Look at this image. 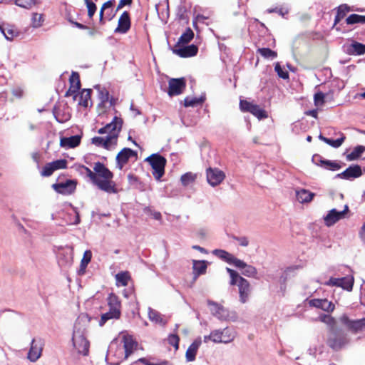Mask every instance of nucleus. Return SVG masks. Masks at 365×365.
<instances>
[{
	"instance_id": "41",
	"label": "nucleus",
	"mask_w": 365,
	"mask_h": 365,
	"mask_svg": "<svg viewBox=\"0 0 365 365\" xmlns=\"http://www.w3.org/2000/svg\"><path fill=\"white\" fill-rule=\"evenodd\" d=\"M365 151V146L357 145L354 148L352 152L346 155L348 161H352L358 159L361 154Z\"/></svg>"
},
{
	"instance_id": "4",
	"label": "nucleus",
	"mask_w": 365,
	"mask_h": 365,
	"mask_svg": "<svg viewBox=\"0 0 365 365\" xmlns=\"http://www.w3.org/2000/svg\"><path fill=\"white\" fill-rule=\"evenodd\" d=\"M145 161L149 163L153 169V175L157 181H160L165 174L166 159L158 153H153L148 156Z\"/></svg>"
},
{
	"instance_id": "16",
	"label": "nucleus",
	"mask_w": 365,
	"mask_h": 365,
	"mask_svg": "<svg viewBox=\"0 0 365 365\" xmlns=\"http://www.w3.org/2000/svg\"><path fill=\"white\" fill-rule=\"evenodd\" d=\"M70 87L66 91L65 96H73L74 100L78 97V92L81 88V81L79 74L77 72H72L71 76L69 78Z\"/></svg>"
},
{
	"instance_id": "27",
	"label": "nucleus",
	"mask_w": 365,
	"mask_h": 365,
	"mask_svg": "<svg viewBox=\"0 0 365 365\" xmlns=\"http://www.w3.org/2000/svg\"><path fill=\"white\" fill-rule=\"evenodd\" d=\"M346 53L349 55H363L365 53V44L357 41H352L347 46Z\"/></svg>"
},
{
	"instance_id": "53",
	"label": "nucleus",
	"mask_w": 365,
	"mask_h": 365,
	"mask_svg": "<svg viewBox=\"0 0 365 365\" xmlns=\"http://www.w3.org/2000/svg\"><path fill=\"white\" fill-rule=\"evenodd\" d=\"M168 343L173 346L175 349L177 350L179 348V341L180 338L176 334H171L168 336Z\"/></svg>"
},
{
	"instance_id": "12",
	"label": "nucleus",
	"mask_w": 365,
	"mask_h": 365,
	"mask_svg": "<svg viewBox=\"0 0 365 365\" xmlns=\"http://www.w3.org/2000/svg\"><path fill=\"white\" fill-rule=\"evenodd\" d=\"M206 175L208 183L212 187L220 185L225 178L224 172L218 168H207Z\"/></svg>"
},
{
	"instance_id": "38",
	"label": "nucleus",
	"mask_w": 365,
	"mask_h": 365,
	"mask_svg": "<svg viewBox=\"0 0 365 365\" xmlns=\"http://www.w3.org/2000/svg\"><path fill=\"white\" fill-rule=\"evenodd\" d=\"M194 37V33L190 28H187L185 32L180 36L175 47H178L180 44L188 43Z\"/></svg>"
},
{
	"instance_id": "33",
	"label": "nucleus",
	"mask_w": 365,
	"mask_h": 365,
	"mask_svg": "<svg viewBox=\"0 0 365 365\" xmlns=\"http://www.w3.org/2000/svg\"><path fill=\"white\" fill-rule=\"evenodd\" d=\"M0 31L8 41H12L14 38L19 34L17 30L12 26L4 27L0 25Z\"/></svg>"
},
{
	"instance_id": "34",
	"label": "nucleus",
	"mask_w": 365,
	"mask_h": 365,
	"mask_svg": "<svg viewBox=\"0 0 365 365\" xmlns=\"http://www.w3.org/2000/svg\"><path fill=\"white\" fill-rule=\"evenodd\" d=\"M205 101V96L202 95L200 97H190L187 96L184 99V106L185 107H195L201 105Z\"/></svg>"
},
{
	"instance_id": "25",
	"label": "nucleus",
	"mask_w": 365,
	"mask_h": 365,
	"mask_svg": "<svg viewBox=\"0 0 365 365\" xmlns=\"http://www.w3.org/2000/svg\"><path fill=\"white\" fill-rule=\"evenodd\" d=\"M91 142L96 146L102 147L106 150H112L115 148L117 145H113V141L108 138L96 136L92 138Z\"/></svg>"
},
{
	"instance_id": "29",
	"label": "nucleus",
	"mask_w": 365,
	"mask_h": 365,
	"mask_svg": "<svg viewBox=\"0 0 365 365\" xmlns=\"http://www.w3.org/2000/svg\"><path fill=\"white\" fill-rule=\"evenodd\" d=\"M148 318L151 322L161 326H165L167 324L164 316L150 307L148 308Z\"/></svg>"
},
{
	"instance_id": "21",
	"label": "nucleus",
	"mask_w": 365,
	"mask_h": 365,
	"mask_svg": "<svg viewBox=\"0 0 365 365\" xmlns=\"http://www.w3.org/2000/svg\"><path fill=\"white\" fill-rule=\"evenodd\" d=\"M237 286L239 288L240 300L242 303H245L248 300L251 292L250 284L246 279L240 277Z\"/></svg>"
},
{
	"instance_id": "46",
	"label": "nucleus",
	"mask_w": 365,
	"mask_h": 365,
	"mask_svg": "<svg viewBox=\"0 0 365 365\" xmlns=\"http://www.w3.org/2000/svg\"><path fill=\"white\" fill-rule=\"evenodd\" d=\"M226 270L229 273L230 278H231L230 284L231 285L237 284L240 282V278L241 277L238 274V273L236 271H235L230 268L227 267Z\"/></svg>"
},
{
	"instance_id": "20",
	"label": "nucleus",
	"mask_w": 365,
	"mask_h": 365,
	"mask_svg": "<svg viewBox=\"0 0 365 365\" xmlns=\"http://www.w3.org/2000/svg\"><path fill=\"white\" fill-rule=\"evenodd\" d=\"M212 254L220 259L225 261L226 262L235 265H240L242 264L241 259H237L232 254L224 250H214L212 251Z\"/></svg>"
},
{
	"instance_id": "9",
	"label": "nucleus",
	"mask_w": 365,
	"mask_h": 365,
	"mask_svg": "<svg viewBox=\"0 0 365 365\" xmlns=\"http://www.w3.org/2000/svg\"><path fill=\"white\" fill-rule=\"evenodd\" d=\"M76 180H66L52 185V188L58 193L62 195H71L76 189Z\"/></svg>"
},
{
	"instance_id": "19",
	"label": "nucleus",
	"mask_w": 365,
	"mask_h": 365,
	"mask_svg": "<svg viewBox=\"0 0 365 365\" xmlns=\"http://www.w3.org/2000/svg\"><path fill=\"white\" fill-rule=\"evenodd\" d=\"M130 28V18L128 11H124L120 16L118 22V26L115 29V33L125 34Z\"/></svg>"
},
{
	"instance_id": "62",
	"label": "nucleus",
	"mask_w": 365,
	"mask_h": 365,
	"mask_svg": "<svg viewBox=\"0 0 365 365\" xmlns=\"http://www.w3.org/2000/svg\"><path fill=\"white\" fill-rule=\"evenodd\" d=\"M68 224L69 225H78L80 223L79 214L76 210L73 211V216H69Z\"/></svg>"
},
{
	"instance_id": "37",
	"label": "nucleus",
	"mask_w": 365,
	"mask_h": 365,
	"mask_svg": "<svg viewBox=\"0 0 365 365\" xmlns=\"http://www.w3.org/2000/svg\"><path fill=\"white\" fill-rule=\"evenodd\" d=\"M221 334L222 337V343L224 344H228L232 341L236 336L235 331L232 329L228 327L221 330Z\"/></svg>"
},
{
	"instance_id": "14",
	"label": "nucleus",
	"mask_w": 365,
	"mask_h": 365,
	"mask_svg": "<svg viewBox=\"0 0 365 365\" xmlns=\"http://www.w3.org/2000/svg\"><path fill=\"white\" fill-rule=\"evenodd\" d=\"M137 155V153L128 148H124L117 155L116 166L121 170L123 166L128 162L129 159L132 157Z\"/></svg>"
},
{
	"instance_id": "60",
	"label": "nucleus",
	"mask_w": 365,
	"mask_h": 365,
	"mask_svg": "<svg viewBox=\"0 0 365 365\" xmlns=\"http://www.w3.org/2000/svg\"><path fill=\"white\" fill-rule=\"evenodd\" d=\"M139 361L144 364L145 365H170V362L165 360L154 363L149 361L145 358H141L139 359Z\"/></svg>"
},
{
	"instance_id": "10",
	"label": "nucleus",
	"mask_w": 365,
	"mask_h": 365,
	"mask_svg": "<svg viewBox=\"0 0 365 365\" xmlns=\"http://www.w3.org/2000/svg\"><path fill=\"white\" fill-rule=\"evenodd\" d=\"M349 212V206L346 205L342 211H337L335 208L331 209L328 213L324 216V224L331 227L341 219L345 217V215Z\"/></svg>"
},
{
	"instance_id": "6",
	"label": "nucleus",
	"mask_w": 365,
	"mask_h": 365,
	"mask_svg": "<svg viewBox=\"0 0 365 365\" xmlns=\"http://www.w3.org/2000/svg\"><path fill=\"white\" fill-rule=\"evenodd\" d=\"M347 336L343 331H333L327 341L328 345L334 350H339L348 343Z\"/></svg>"
},
{
	"instance_id": "7",
	"label": "nucleus",
	"mask_w": 365,
	"mask_h": 365,
	"mask_svg": "<svg viewBox=\"0 0 365 365\" xmlns=\"http://www.w3.org/2000/svg\"><path fill=\"white\" fill-rule=\"evenodd\" d=\"M312 160L315 165L331 171L339 170L344 165V163H339L334 160H326L319 154H314Z\"/></svg>"
},
{
	"instance_id": "17",
	"label": "nucleus",
	"mask_w": 365,
	"mask_h": 365,
	"mask_svg": "<svg viewBox=\"0 0 365 365\" xmlns=\"http://www.w3.org/2000/svg\"><path fill=\"white\" fill-rule=\"evenodd\" d=\"M207 305L211 307L210 312L213 316L220 320H227L228 318V311L222 305L211 300L207 301Z\"/></svg>"
},
{
	"instance_id": "24",
	"label": "nucleus",
	"mask_w": 365,
	"mask_h": 365,
	"mask_svg": "<svg viewBox=\"0 0 365 365\" xmlns=\"http://www.w3.org/2000/svg\"><path fill=\"white\" fill-rule=\"evenodd\" d=\"M202 340L200 338L196 339L187 348L185 353V358L187 361H193L195 360V356L199 347L200 346Z\"/></svg>"
},
{
	"instance_id": "39",
	"label": "nucleus",
	"mask_w": 365,
	"mask_h": 365,
	"mask_svg": "<svg viewBox=\"0 0 365 365\" xmlns=\"http://www.w3.org/2000/svg\"><path fill=\"white\" fill-rule=\"evenodd\" d=\"M350 11V7L346 4H341L337 8V13L334 19V26H335L346 15V12Z\"/></svg>"
},
{
	"instance_id": "50",
	"label": "nucleus",
	"mask_w": 365,
	"mask_h": 365,
	"mask_svg": "<svg viewBox=\"0 0 365 365\" xmlns=\"http://www.w3.org/2000/svg\"><path fill=\"white\" fill-rule=\"evenodd\" d=\"M52 166L53 167L55 171L59 169H65L67 168L68 162L65 159L56 160L51 162Z\"/></svg>"
},
{
	"instance_id": "1",
	"label": "nucleus",
	"mask_w": 365,
	"mask_h": 365,
	"mask_svg": "<svg viewBox=\"0 0 365 365\" xmlns=\"http://www.w3.org/2000/svg\"><path fill=\"white\" fill-rule=\"evenodd\" d=\"M91 170L88 167L79 165L77 170L85 174L90 179L91 183L99 190L109 194H115L118 192L115 182L113 180V173L102 163L96 162Z\"/></svg>"
},
{
	"instance_id": "45",
	"label": "nucleus",
	"mask_w": 365,
	"mask_h": 365,
	"mask_svg": "<svg viewBox=\"0 0 365 365\" xmlns=\"http://www.w3.org/2000/svg\"><path fill=\"white\" fill-rule=\"evenodd\" d=\"M340 135L341 137L336 140L328 138V140H326V143L334 148H339L346 139V137L343 133H341Z\"/></svg>"
},
{
	"instance_id": "55",
	"label": "nucleus",
	"mask_w": 365,
	"mask_h": 365,
	"mask_svg": "<svg viewBox=\"0 0 365 365\" xmlns=\"http://www.w3.org/2000/svg\"><path fill=\"white\" fill-rule=\"evenodd\" d=\"M324 94L322 92H318L314 94V101L316 106H321L324 103Z\"/></svg>"
},
{
	"instance_id": "32",
	"label": "nucleus",
	"mask_w": 365,
	"mask_h": 365,
	"mask_svg": "<svg viewBox=\"0 0 365 365\" xmlns=\"http://www.w3.org/2000/svg\"><path fill=\"white\" fill-rule=\"evenodd\" d=\"M137 343L132 339L131 336L123 337V347L125 350V358H128L135 349Z\"/></svg>"
},
{
	"instance_id": "18",
	"label": "nucleus",
	"mask_w": 365,
	"mask_h": 365,
	"mask_svg": "<svg viewBox=\"0 0 365 365\" xmlns=\"http://www.w3.org/2000/svg\"><path fill=\"white\" fill-rule=\"evenodd\" d=\"M197 51H198V48L197 46H195L194 44L183 46V47H180L179 46H178V47L175 46V48L173 50V52L174 53L177 54L178 56H179L180 57H182V58H188V57L195 56V55H197Z\"/></svg>"
},
{
	"instance_id": "63",
	"label": "nucleus",
	"mask_w": 365,
	"mask_h": 365,
	"mask_svg": "<svg viewBox=\"0 0 365 365\" xmlns=\"http://www.w3.org/2000/svg\"><path fill=\"white\" fill-rule=\"evenodd\" d=\"M253 103H250L247 101H240V109L244 111L250 112L251 110V106H252Z\"/></svg>"
},
{
	"instance_id": "30",
	"label": "nucleus",
	"mask_w": 365,
	"mask_h": 365,
	"mask_svg": "<svg viewBox=\"0 0 365 365\" xmlns=\"http://www.w3.org/2000/svg\"><path fill=\"white\" fill-rule=\"evenodd\" d=\"M107 301L109 310L115 312H121V303L117 295L113 293H110L108 297Z\"/></svg>"
},
{
	"instance_id": "61",
	"label": "nucleus",
	"mask_w": 365,
	"mask_h": 365,
	"mask_svg": "<svg viewBox=\"0 0 365 365\" xmlns=\"http://www.w3.org/2000/svg\"><path fill=\"white\" fill-rule=\"evenodd\" d=\"M232 238L234 240L237 241L239 243V245L242 247H247L249 245V240L245 236H233Z\"/></svg>"
},
{
	"instance_id": "40",
	"label": "nucleus",
	"mask_w": 365,
	"mask_h": 365,
	"mask_svg": "<svg viewBox=\"0 0 365 365\" xmlns=\"http://www.w3.org/2000/svg\"><path fill=\"white\" fill-rule=\"evenodd\" d=\"M91 90L83 89L81 93L78 94L79 97L78 104L87 107L88 106V101L91 98Z\"/></svg>"
},
{
	"instance_id": "5",
	"label": "nucleus",
	"mask_w": 365,
	"mask_h": 365,
	"mask_svg": "<svg viewBox=\"0 0 365 365\" xmlns=\"http://www.w3.org/2000/svg\"><path fill=\"white\" fill-rule=\"evenodd\" d=\"M354 277L351 275H346L343 277H331L328 281L322 282V284L329 286L341 287L347 291H351L354 285Z\"/></svg>"
},
{
	"instance_id": "57",
	"label": "nucleus",
	"mask_w": 365,
	"mask_h": 365,
	"mask_svg": "<svg viewBox=\"0 0 365 365\" xmlns=\"http://www.w3.org/2000/svg\"><path fill=\"white\" fill-rule=\"evenodd\" d=\"M91 259V252L90 251H86L84 256L81 263V269H84L88 264L90 262Z\"/></svg>"
},
{
	"instance_id": "42",
	"label": "nucleus",
	"mask_w": 365,
	"mask_h": 365,
	"mask_svg": "<svg viewBox=\"0 0 365 365\" xmlns=\"http://www.w3.org/2000/svg\"><path fill=\"white\" fill-rule=\"evenodd\" d=\"M347 24L352 25L355 24H365V16L359 14H351L346 19Z\"/></svg>"
},
{
	"instance_id": "2",
	"label": "nucleus",
	"mask_w": 365,
	"mask_h": 365,
	"mask_svg": "<svg viewBox=\"0 0 365 365\" xmlns=\"http://www.w3.org/2000/svg\"><path fill=\"white\" fill-rule=\"evenodd\" d=\"M72 341L78 354L84 356L88 354L89 341L86 337V328L78 322L74 325Z\"/></svg>"
},
{
	"instance_id": "8",
	"label": "nucleus",
	"mask_w": 365,
	"mask_h": 365,
	"mask_svg": "<svg viewBox=\"0 0 365 365\" xmlns=\"http://www.w3.org/2000/svg\"><path fill=\"white\" fill-rule=\"evenodd\" d=\"M340 322L354 334L359 333L365 328V318L351 320L348 316L344 314L340 317Z\"/></svg>"
},
{
	"instance_id": "36",
	"label": "nucleus",
	"mask_w": 365,
	"mask_h": 365,
	"mask_svg": "<svg viewBox=\"0 0 365 365\" xmlns=\"http://www.w3.org/2000/svg\"><path fill=\"white\" fill-rule=\"evenodd\" d=\"M121 312H115L111 310L103 314L99 321V325L103 327L110 319H118L120 318Z\"/></svg>"
},
{
	"instance_id": "51",
	"label": "nucleus",
	"mask_w": 365,
	"mask_h": 365,
	"mask_svg": "<svg viewBox=\"0 0 365 365\" xmlns=\"http://www.w3.org/2000/svg\"><path fill=\"white\" fill-rule=\"evenodd\" d=\"M54 171L55 170L51 163H48L43 166L42 170L41 171V175L43 177H49L53 173Z\"/></svg>"
},
{
	"instance_id": "47",
	"label": "nucleus",
	"mask_w": 365,
	"mask_h": 365,
	"mask_svg": "<svg viewBox=\"0 0 365 365\" xmlns=\"http://www.w3.org/2000/svg\"><path fill=\"white\" fill-rule=\"evenodd\" d=\"M195 180V175L191 173H187L181 176L180 180L184 186H187Z\"/></svg>"
},
{
	"instance_id": "31",
	"label": "nucleus",
	"mask_w": 365,
	"mask_h": 365,
	"mask_svg": "<svg viewBox=\"0 0 365 365\" xmlns=\"http://www.w3.org/2000/svg\"><path fill=\"white\" fill-rule=\"evenodd\" d=\"M240 265H235L237 268L243 269L242 274L247 277L256 278L257 271V269L250 264H246L244 261L241 260Z\"/></svg>"
},
{
	"instance_id": "35",
	"label": "nucleus",
	"mask_w": 365,
	"mask_h": 365,
	"mask_svg": "<svg viewBox=\"0 0 365 365\" xmlns=\"http://www.w3.org/2000/svg\"><path fill=\"white\" fill-rule=\"evenodd\" d=\"M115 281H116V285L118 287L120 286H127L128 284L129 280L130 279V275L128 272H120L115 274Z\"/></svg>"
},
{
	"instance_id": "59",
	"label": "nucleus",
	"mask_w": 365,
	"mask_h": 365,
	"mask_svg": "<svg viewBox=\"0 0 365 365\" xmlns=\"http://www.w3.org/2000/svg\"><path fill=\"white\" fill-rule=\"evenodd\" d=\"M267 13H277L279 14L280 16H282V17H284L286 14H288V9H284V8H278V7H275V8H272V9H268L267 10Z\"/></svg>"
},
{
	"instance_id": "28",
	"label": "nucleus",
	"mask_w": 365,
	"mask_h": 365,
	"mask_svg": "<svg viewBox=\"0 0 365 365\" xmlns=\"http://www.w3.org/2000/svg\"><path fill=\"white\" fill-rule=\"evenodd\" d=\"M314 195V193L306 189H299L296 190V197L300 203H307L311 202Z\"/></svg>"
},
{
	"instance_id": "64",
	"label": "nucleus",
	"mask_w": 365,
	"mask_h": 365,
	"mask_svg": "<svg viewBox=\"0 0 365 365\" xmlns=\"http://www.w3.org/2000/svg\"><path fill=\"white\" fill-rule=\"evenodd\" d=\"M99 98L102 103H104L108 101L109 93L107 90L103 89L99 91Z\"/></svg>"
},
{
	"instance_id": "11",
	"label": "nucleus",
	"mask_w": 365,
	"mask_h": 365,
	"mask_svg": "<svg viewBox=\"0 0 365 365\" xmlns=\"http://www.w3.org/2000/svg\"><path fill=\"white\" fill-rule=\"evenodd\" d=\"M186 87V82L184 78H170L168 81V94L170 96H175L181 94Z\"/></svg>"
},
{
	"instance_id": "54",
	"label": "nucleus",
	"mask_w": 365,
	"mask_h": 365,
	"mask_svg": "<svg viewBox=\"0 0 365 365\" xmlns=\"http://www.w3.org/2000/svg\"><path fill=\"white\" fill-rule=\"evenodd\" d=\"M274 71L277 72L279 77L283 79L289 78L288 72L287 71H284L279 63L275 64Z\"/></svg>"
},
{
	"instance_id": "22",
	"label": "nucleus",
	"mask_w": 365,
	"mask_h": 365,
	"mask_svg": "<svg viewBox=\"0 0 365 365\" xmlns=\"http://www.w3.org/2000/svg\"><path fill=\"white\" fill-rule=\"evenodd\" d=\"M311 307L331 312L334 309V304L327 299H313L309 302Z\"/></svg>"
},
{
	"instance_id": "43",
	"label": "nucleus",
	"mask_w": 365,
	"mask_h": 365,
	"mask_svg": "<svg viewBox=\"0 0 365 365\" xmlns=\"http://www.w3.org/2000/svg\"><path fill=\"white\" fill-rule=\"evenodd\" d=\"M250 113L253 114L259 119H263L267 117L265 110L261 108L259 106L255 104H253L252 106H251V110Z\"/></svg>"
},
{
	"instance_id": "48",
	"label": "nucleus",
	"mask_w": 365,
	"mask_h": 365,
	"mask_svg": "<svg viewBox=\"0 0 365 365\" xmlns=\"http://www.w3.org/2000/svg\"><path fill=\"white\" fill-rule=\"evenodd\" d=\"M58 264L62 267H67L71 264L72 257L71 255L61 257V255L58 256Z\"/></svg>"
},
{
	"instance_id": "26",
	"label": "nucleus",
	"mask_w": 365,
	"mask_h": 365,
	"mask_svg": "<svg viewBox=\"0 0 365 365\" xmlns=\"http://www.w3.org/2000/svg\"><path fill=\"white\" fill-rule=\"evenodd\" d=\"M81 143V136L72 135L70 137H63L60 140V145L64 148H73L78 146Z\"/></svg>"
},
{
	"instance_id": "56",
	"label": "nucleus",
	"mask_w": 365,
	"mask_h": 365,
	"mask_svg": "<svg viewBox=\"0 0 365 365\" xmlns=\"http://www.w3.org/2000/svg\"><path fill=\"white\" fill-rule=\"evenodd\" d=\"M211 336L214 343H222V337L220 329H215L211 331Z\"/></svg>"
},
{
	"instance_id": "44",
	"label": "nucleus",
	"mask_w": 365,
	"mask_h": 365,
	"mask_svg": "<svg viewBox=\"0 0 365 365\" xmlns=\"http://www.w3.org/2000/svg\"><path fill=\"white\" fill-rule=\"evenodd\" d=\"M257 53H259L264 58H268V59H274L277 56V52L271 50L269 48H258Z\"/></svg>"
},
{
	"instance_id": "49",
	"label": "nucleus",
	"mask_w": 365,
	"mask_h": 365,
	"mask_svg": "<svg viewBox=\"0 0 365 365\" xmlns=\"http://www.w3.org/2000/svg\"><path fill=\"white\" fill-rule=\"evenodd\" d=\"M36 4V0H15V4L18 6L29 9Z\"/></svg>"
},
{
	"instance_id": "52",
	"label": "nucleus",
	"mask_w": 365,
	"mask_h": 365,
	"mask_svg": "<svg viewBox=\"0 0 365 365\" xmlns=\"http://www.w3.org/2000/svg\"><path fill=\"white\" fill-rule=\"evenodd\" d=\"M88 9V15L89 18H93L96 11V5L91 0H84Z\"/></svg>"
},
{
	"instance_id": "15",
	"label": "nucleus",
	"mask_w": 365,
	"mask_h": 365,
	"mask_svg": "<svg viewBox=\"0 0 365 365\" xmlns=\"http://www.w3.org/2000/svg\"><path fill=\"white\" fill-rule=\"evenodd\" d=\"M43 341L41 339H33L31 344V348L29 349V351L28 353V359L31 361H37L42 352L43 349Z\"/></svg>"
},
{
	"instance_id": "3",
	"label": "nucleus",
	"mask_w": 365,
	"mask_h": 365,
	"mask_svg": "<svg viewBox=\"0 0 365 365\" xmlns=\"http://www.w3.org/2000/svg\"><path fill=\"white\" fill-rule=\"evenodd\" d=\"M123 121L121 118L115 116L112 121L98 130L99 134H108L107 137L113 141V145H117L119 133L122 129Z\"/></svg>"
},
{
	"instance_id": "23",
	"label": "nucleus",
	"mask_w": 365,
	"mask_h": 365,
	"mask_svg": "<svg viewBox=\"0 0 365 365\" xmlns=\"http://www.w3.org/2000/svg\"><path fill=\"white\" fill-rule=\"evenodd\" d=\"M192 270L194 278L197 279L200 275L206 273L208 262L205 260L192 259Z\"/></svg>"
},
{
	"instance_id": "13",
	"label": "nucleus",
	"mask_w": 365,
	"mask_h": 365,
	"mask_svg": "<svg viewBox=\"0 0 365 365\" xmlns=\"http://www.w3.org/2000/svg\"><path fill=\"white\" fill-rule=\"evenodd\" d=\"M361 175V167L359 165H351L342 173L337 174L335 178L351 180L359 178Z\"/></svg>"
},
{
	"instance_id": "58",
	"label": "nucleus",
	"mask_w": 365,
	"mask_h": 365,
	"mask_svg": "<svg viewBox=\"0 0 365 365\" xmlns=\"http://www.w3.org/2000/svg\"><path fill=\"white\" fill-rule=\"evenodd\" d=\"M43 21L42 15L38 14L37 13L33 14L32 16V24L35 28H38L41 26V23Z\"/></svg>"
}]
</instances>
